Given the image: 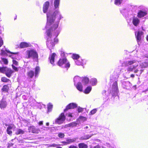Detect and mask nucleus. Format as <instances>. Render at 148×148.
Here are the masks:
<instances>
[{"label": "nucleus", "instance_id": "obj_47", "mask_svg": "<svg viewBox=\"0 0 148 148\" xmlns=\"http://www.w3.org/2000/svg\"><path fill=\"white\" fill-rule=\"evenodd\" d=\"M77 111L79 112H82L83 111V108L79 107L78 108Z\"/></svg>", "mask_w": 148, "mask_h": 148}, {"label": "nucleus", "instance_id": "obj_43", "mask_svg": "<svg viewBox=\"0 0 148 148\" xmlns=\"http://www.w3.org/2000/svg\"><path fill=\"white\" fill-rule=\"evenodd\" d=\"M58 136L60 138H63L64 136V134L63 133H60L58 134Z\"/></svg>", "mask_w": 148, "mask_h": 148}, {"label": "nucleus", "instance_id": "obj_29", "mask_svg": "<svg viewBox=\"0 0 148 148\" xmlns=\"http://www.w3.org/2000/svg\"><path fill=\"white\" fill-rule=\"evenodd\" d=\"M92 88V87L90 86H88L85 89V90L84 91V92L86 94L89 93L91 90Z\"/></svg>", "mask_w": 148, "mask_h": 148}, {"label": "nucleus", "instance_id": "obj_59", "mask_svg": "<svg viewBox=\"0 0 148 148\" xmlns=\"http://www.w3.org/2000/svg\"><path fill=\"white\" fill-rule=\"evenodd\" d=\"M147 41H148V36H147Z\"/></svg>", "mask_w": 148, "mask_h": 148}, {"label": "nucleus", "instance_id": "obj_34", "mask_svg": "<svg viewBox=\"0 0 148 148\" xmlns=\"http://www.w3.org/2000/svg\"><path fill=\"white\" fill-rule=\"evenodd\" d=\"M28 74L29 77L32 78L34 75V72L33 71H31L29 72Z\"/></svg>", "mask_w": 148, "mask_h": 148}, {"label": "nucleus", "instance_id": "obj_14", "mask_svg": "<svg viewBox=\"0 0 148 148\" xmlns=\"http://www.w3.org/2000/svg\"><path fill=\"white\" fill-rule=\"evenodd\" d=\"M28 130L29 132L33 133H38V130L34 126H31L29 127Z\"/></svg>", "mask_w": 148, "mask_h": 148}, {"label": "nucleus", "instance_id": "obj_30", "mask_svg": "<svg viewBox=\"0 0 148 148\" xmlns=\"http://www.w3.org/2000/svg\"><path fill=\"white\" fill-rule=\"evenodd\" d=\"M53 108V105L51 103H49L47 105V112H51Z\"/></svg>", "mask_w": 148, "mask_h": 148}, {"label": "nucleus", "instance_id": "obj_45", "mask_svg": "<svg viewBox=\"0 0 148 148\" xmlns=\"http://www.w3.org/2000/svg\"><path fill=\"white\" fill-rule=\"evenodd\" d=\"M7 133L9 135H11L12 134V132L11 130H9L7 129Z\"/></svg>", "mask_w": 148, "mask_h": 148}, {"label": "nucleus", "instance_id": "obj_25", "mask_svg": "<svg viewBox=\"0 0 148 148\" xmlns=\"http://www.w3.org/2000/svg\"><path fill=\"white\" fill-rule=\"evenodd\" d=\"M40 71V68L39 66H36L35 69V76L36 77L38 76V74Z\"/></svg>", "mask_w": 148, "mask_h": 148}, {"label": "nucleus", "instance_id": "obj_10", "mask_svg": "<svg viewBox=\"0 0 148 148\" xmlns=\"http://www.w3.org/2000/svg\"><path fill=\"white\" fill-rule=\"evenodd\" d=\"M7 105V102L4 99H3L0 101V108L1 109L5 108Z\"/></svg>", "mask_w": 148, "mask_h": 148}, {"label": "nucleus", "instance_id": "obj_52", "mask_svg": "<svg viewBox=\"0 0 148 148\" xmlns=\"http://www.w3.org/2000/svg\"><path fill=\"white\" fill-rule=\"evenodd\" d=\"M64 127H70V125H69V123L68 124L64 126Z\"/></svg>", "mask_w": 148, "mask_h": 148}, {"label": "nucleus", "instance_id": "obj_41", "mask_svg": "<svg viewBox=\"0 0 148 148\" xmlns=\"http://www.w3.org/2000/svg\"><path fill=\"white\" fill-rule=\"evenodd\" d=\"M1 60L2 62L5 64H7L8 63V61L6 59L2 58Z\"/></svg>", "mask_w": 148, "mask_h": 148}, {"label": "nucleus", "instance_id": "obj_33", "mask_svg": "<svg viewBox=\"0 0 148 148\" xmlns=\"http://www.w3.org/2000/svg\"><path fill=\"white\" fill-rule=\"evenodd\" d=\"M9 89V87L7 85H4L3 86V88L2 89V90L3 91L7 92L8 91Z\"/></svg>", "mask_w": 148, "mask_h": 148}, {"label": "nucleus", "instance_id": "obj_16", "mask_svg": "<svg viewBox=\"0 0 148 148\" xmlns=\"http://www.w3.org/2000/svg\"><path fill=\"white\" fill-rule=\"evenodd\" d=\"M56 56V54L55 53H53L51 55H50L49 58V59L50 60V63L53 65H54V61L55 57Z\"/></svg>", "mask_w": 148, "mask_h": 148}, {"label": "nucleus", "instance_id": "obj_48", "mask_svg": "<svg viewBox=\"0 0 148 148\" xmlns=\"http://www.w3.org/2000/svg\"><path fill=\"white\" fill-rule=\"evenodd\" d=\"M125 85L126 86H130V83L129 81H127L125 82Z\"/></svg>", "mask_w": 148, "mask_h": 148}, {"label": "nucleus", "instance_id": "obj_61", "mask_svg": "<svg viewBox=\"0 0 148 148\" xmlns=\"http://www.w3.org/2000/svg\"><path fill=\"white\" fill-rule=\"evenodd\" d=\"M25 97V96H23V97Z\"/></svg>", "mask_w": 148, "mask_h": 148}, {"label": "nucleus", "instance_id": "obj_26", "mask_svg": "<svg viewBox=\"0 0 148 148\" xmlns=\"http://www.w3.org/2000/svg\"><path fill=\"white\" fill-rule=\"evenodd\" d=\"M79 148H87L88 146L84 143H81L78 144Z\"/></svg>", "mask_w": 148, "mask_h": 148}, {"label": "nucleus", "instance_id": "obj_23", "mask_svg": "<svg viewBox=\"0 0 148 148\" xmlns=\"http://www.w3.org/2000/svg\"><path fill=\"white\" fill-rule=\"evenodd\" d=\"M78 139L77 138H74L72 139H68L66 140V143L67 144H70L72 143L75 142L77 139Z\"/></svg>", "mask_w": 148, "mask_h": 148}, {"label": "nucleus", "instance_id": "obj_17", "mask_svg": "<svg viewBox=\"0 0 148 148\" xmlns=\"http://www.w3.org/2000/svg\"><path fill=\"white\" fill-rule=\"evenodd\" d=\"M147 14L146 12L140 10L138 13L137 16L139 18H142L146 16Z\"/></svg>", "mask_w": 148, "mask_h": 148}, {"label": "nucleus", "instance_id": "obj_50", "mask_svg": "<svg viewBox=\"0 0 148 148\" xmlns=\"http://www.w3.org/2000/svg\"><path fill=\"white\" fill-rule=\"evenodd\" d=\"M69 148H78V147L76 146L72 145L69 146Z\"/></svg>", "mask_w": 148, "mask_h": 148}, {"label": "nucleus", "instance_id": "obj_5", "mask_svg": "<svg viewBox=\"0 0 148 148\" xmlns=\"http://www.w3.org/2000/svg\"><path fill=\"white\" fill-rule=\"evenodd\" d=\"M110 92L112 94L113 96H116L117 95L119 90L117 81H116L113 83Z\"/></svg>", "mask_w": 148, "mask_h": 148}, {"label": "nucleus", "instance_id": "obj_57", "mask_svg": "<svg viewBox=\"0 0 148 148\" xmlns=\"http://www.w3.org/2000/svg\"><path fill=\"white\" fill-rule=\"evenodd\" d=\"M88 126H86V127H85L84 128V129H88Z\"/></svg>", "mask_w": 148, "mask_h": 148}, {"label": "nucleus", "instance_id": "obj_15", "mask_svg": "<svg viewBox=\"0 0 148 148\" xmlns=\"http://www.w3.org/2000/svg\"><path fill=\"white\" fill-rule=\"evenodd\" d=\"M7 69L5 71V73L6 75L8 77H10L11 76L12 73H13V71L11 69H8L6 67Z\"/></svg>", "mask_w": 148, "mask_h": 148}, {"label": "nucleus", "instance_id": "obj_27", "mask_svg": "<svg viewBox=\"0 0 148 148\" xmlns=\"http://www.w3.org/2000/svg\"><path fill=\"white\" fill-rule=\"evenodd\" d=\"M24 131L21 129H18L17 130L16 132V135H18L20 134H23L24 133Z\"/></svg>", "mask_w": 148, "mask_h": 148}, {"label": "nucleus", "instance_id": "obj_51", "mask_svg": "<svg viewBox=\"0 0 148 148\" xmlns=\"http://www.w3.org/2000/svg\"><path fill=\"white\" fill-rule=\"evenodd\" d=\"M93 148H101L100 146L99 145H98L93 147Z\"/></svg>", "mask_w": 148, "mask_h": 148}, {"label": "nucleus", "instance_id": "obj_40", "mask_svg": "<svg viewBox=\"0 0 148 148\" xmlns=\"http://www.w3.org/2000/svg\"><path fill=\"white\" fill-rule=\"evenodd\" d=\"M1 81L4 82H8L9 81V79H7L5 77H3L1 79Z\"/></svg>", "mask_w": 148, "mask_h": 148}, {"label": "nucleus", "instance_id": "obj_19", "mask_svg": "<svg viewBox=\"0 0 148 148\" xmlns=\"http://www.w3.org/2000/svg\"><path fill=\"white\" fill-rule=\"evenodd\" d=\"M29 43L25 42H22L21 43L20 47L21 48H23L29 47Z\"/></svg>", "mask_w": 148, "mask_h": 148}, {"label": "nucleus", "instance_id": "obj_18", "mask_svg": "<svg viewBox=\"0 0 148 148\" xmlns=\"http://www.w3.org/2000/svg\"><path fill=\"white\" fill-rule=\"evenodd\" d=\"M140 22L139 19L137 18H134L132 20V23L135 26H137Z\"/></svg>", "mask_w": 148, "mask_h": 148}, {"label": "nucleus", "instance_id": "obj_38", "mask_svg": "<svg viewBox=\"0 0 148 148\" xmlns=\"http://www.w3.org/2000/svg\"><path fill=\"white\" fill-rule=\"evenodd\" d=\"M97 108H95L92 110L89 113V114L93 115L95 114L97 111Z\"/></svg>", "mask_w": 148, "mask_h": 148}, {"label": "nucleus", "instance_id": "obj_53", "mask_svg": "<svg viewBox=\"0 0 148 148\" xmlns=\"http://www.w3.org/2000/svg\"><path fill=\"white\" fill-rule=\"evenodd\" d=\"M61 56H62L61 58H63L62 57L64 56V52H62L61 54Z\"/></svg>", "mask_w": 148, "mask_h": 148}, {"label": "nucleus", "instance_id": "obj_60", "mask_svg": "<svg viewBox=\"0 0 148 148\" xmlns=\"http://www.w3.org/2000/svg\"><path fill=\"white\" fill-rule=\"evenodd\" d=\"M146 90H148V88Z\"/></svg>", "mask_w": 148, "mask_h": 148}, {"label": "nucleus", "instance_id": "obj_7", "mask_svg": "<svg viewBox=\"0 0 148 148\" xmlns=\"http://www.w3.org/2000/svg\"><path fill=\"white\" fill-rule=\"evenodd\" d=\"M5 51L3 49H1V53L0 54V55L1 56H4L6 55V52L7 53H10L11 54V55H10V56L13 59L14 58V55L16 54V55L17 56V54H16V53H11L8 50L5 49Z\"/></svg>", "mask_w": 148, "mask_h": 148}, {"label": "nucleus", "instance_id": "obj_44", "mask_svg": "<svg viewBox=\"0 0 148 148\" xmlns=\"http://www.w3.org/2000/svg\"><path fill=\"white\" fill-rule=\"evenodd\" d=\"M67 116H68L69 117H70L71 118L73 117V116H74V114L73 113H69L67 114Z\"/></svg>", "mask_w": 148, "mask_h": 148}, {"label": "nucleus", "instance_id": "obj_24", "mask_svg": "<svg viewBox=\"0 0 148 148\" xmlns=\"http://www.w3.org/2000/svg\"><path fill=\"white\" fill-rule=\"evenodd\" d=\"M97 79L95 78H92L91 79L90 83L92 86L95 85L97 83Z\"/></svg>", "mask_w": 148, "mask_h": 148}, {"label": "nucleus", "instance_id": "obj_56", "mask_svg": "<svg viewBox=\"0 0 148 148\" xmlns=\"http://www.w3.org/2000/svg\"><path fill=\"white\" fill-rule=\"evenodd\" d=\"M134 75L133 74H131V77H134Z\"/></svg>", "mask_w": 148, "mask_h": 148}, {"label": "nucleus", "instance_id": "obj_37", "mask_svg": "<svg viewBox=\"0 0 148 148\" xmlns=\"http://www.w3.org/2000/svg\"><path fill=\"white\" fill-rule=\"evenodd\" d=\"M16 127L15 126L12 124L10 125L7 128V129L9 130H11L12 129H14Z\"/></svg>", "mask_w": 148, "mask_h": 148}, {"label": "nucleus", "instance_id": "obj_58", "mask_svg": "<svg viewBox=\"0 0 148 148\" xmlns=\"http://www.w3.org/2000/svg\"><path fill=\"white\" fill-rule=\"evenodd\" d=\"M49 125V123H46V125L48 126Z\"/></svg>", "mask_w": 148, "mask_h": 148}, {"label": "nucleus", "instance_id": "obj_39", "mask_svg": "<svg viewBox=\"0 0 148 148\" xmlns=\"http://www.w3.org/2000/svg\"><path fill=\"white\" fill-rule=\"evenodd\" d=\"M7 69L6 67H0V72L2 73H5V71Z\"/></svg>", "mask_w": 148, "mask_h": 148}, {"label": "nucleus", "instance_id": "obj_55", "mask_svg": "<svg viewBox=\"0 0 148 148\" xmlns=\"http://www.w3.org/2000/svg\"><path fill=\"white\" fill-rule=\"evenodd\" d=\"M106 93V91L105 90L103 91L102 92V93L103 95L105 94Z\"/></svg>", "mask_w": 148, "mask_h": 148}, {"label": "nucleus", "instance_id": "obj_8", "mask_svg": "<svg viewBox=\"0 0 148 148\" xmlns=\"http://www.w3.org/2000/svg\"><path fill=\"white\" fill-rule=\"evenodd\" d=\"M75 62L77 65L83 66L86 64V62L85 60L79 58L78 60H75Z\"/></svg>", "mask_w": 148, "mask_h": 148}, {"label": "nucleus", "instance_id": "obj_1", "mask_svg": "<svg viewBox=\"0 0 148 148\" xmlns=\"http://www.w3.org/2000/svg\"><path fill=\"white\" fill-rule=\"evenodd\" d=\"M60 0H54V9L53 11L49 10L47 13V22L46 28L47 35V45L50 50L52 49L58 41L57 37L60 32L58 29L60 20L63 18L59 10Z\"/></svg>", "mask_w": 148, "mask_h": 148}, {"label": "nucleus", "instance_id": "obj_4", "mask_svg": "<svg viewBox=\"0 0 148 148\" xmlns=\"http://www.w3.org/2000/svg\"><path fill=\"white\" fill-rule=\"evenodd\" d=\"M58 65L62 68H69L70 66L69 62L65 58H61L58 62Z\"/></svg>", "mask_w": 148, "mask_h": 148}, {"label": "nucleus", "instance_id": "obj_32", "mask_svg": "<svg viewBox=\"0 0 148 148\" xmlns=\"http://www.w3.org/2000/svg\"><path fill=\"white\" fill-rule=\"evenodd\" d=\"M73 58L75 60H78L79 59V55L76 54H73L72 56Z\"/></svg>", "mask_w": 148, "mask_h": 148}, {"label": "nucleus", "instance_id": "obj_13", "mask_svg": "<svg viewBox=\"0 0 148 148\" xmlns=\"http://www.w3.org/2000/svg\"><path fill=\"white\" fill-rule=\"evenodd\" d=\"M49 6V3L48 1L46 2L44 4L43 10L44 13H46L47 11Z\"/></svg>", "mask_w": 148, "mask_h": 148}, {"label": "nucleus", "instance_id": "obj_42", "mask_svg": "<svg viewBox=\"0 0 148 148\" xmlns=\"http://www.w3.org/2000/svg\"><path fill=\"white\" fill-rule=\"evenodd\" d=\"M59 145L56 144H53L52 145H49V147H57L58 145Z\"/></svg>", "mask_w": 148, "mask_h": 148}, {"label": "nucleus", "instance_id": "obj_9", "mask_svg": "<svg viewBox=\"0 0 148 148\" xmlns=\"http://www.w3.org/2000/svg\"><path fill=\"white\" fill-rule=\"evenodd\" d=\"M77 106V105L76 103H70L66 106V108L64 110V111L65 112L69 109H73L76 107Z\"/></svg>", "mask_w": 148, "mask_h": 148}, {"label": "nucleus", "instance_id": "obj_31", "mask_svg": "<svg viewBox=\"0 0 148 148\" xmlns=\"http://www.w3.org/2000/svg\"><path fill=\"white\" fill-rule=\"evenodd\" d=\"M89 81V79L88 78L86 77H85L83 78L82 79V82L84 84H87Z\"/></svg>", "mask_w": 148, "mask_h": 148}, {"label": "nucleus", "instance_id": "obj_3", "mask_svg": "<svg viewBox=\"0 0 148 148\" xmlns=\"http://www.w3.org/2000/svg\"><path fill=\"white\" fill-rule=\"evenodd\" d=\"M25 56L27 58H32L35 59L36 61L38 60V54L36 51L33 49H29L25 52Z\"/></svg>", "mask_w": 148, "mask_h": 148}, {"label": "nucleus", "instance_id": "obj_46", "mask_svg": "<svg viewBox=\"0 0 148 148\" xmlns=\"http://www.w3.org/2000/svg\"><path fill=\"white\" fill-rule=\"evenodd\" d=\"M3 44V41L2 38L0 37V47H1Z\"/></svg>", "mask_w": 148, "mask_h": 148}, {"label": "nucleus", "instance_id": "obj_35", "mask_svg": "<svg viewBox=\"0 0 148 148\" xmlns=\"http://www.w3.org/2000/svg\"><path fill=\"white\" fill-rule=\"evenodd\" d=\"M80 78L78 76H76L74 78V82L75 85V82L79 81Z\"/></svg>", "mask_w": 148, "mask_h": 148}, {"label": "nucleus", "instance_id": "obj_21", "mask_svg": "<svg viewBox=\"0 0 148 148\" xmlns=\"http://www.w3.org/2000/svg\"><path fill=\"white\" fill-rule=\"evenodd\" d=\"M76 87L77 89L79 91H81L82 90V86L80 82H78L76 85Z\"/></svg>", "mask_w": 148, "mask_h": 148}, {"label": "nucleus", "instance_id": "obj_12", "mask_svg": "<svg viewBox=\"0 0 148 148\" xmlns=\"http://www.w3.org/2000/svg\"><path fill=\"white\" fill-rule=\"evenodd\" d=\"M143 32L141 31H138L137 32V35L136 33L135 35L137 38V42L138 44L139 42L141 40L142 36V35Z\"/></svg>", "mask_w": 148, "mask_h": 148}, {"label": "nucleus", "instance_id": "obj_49", "mask_svg": "<svg viewBox=\"0 0 148 148\" xmlns=\"http://www.w3.org/2000/svg\"><path fill=\"white\" fill-rule=\"evenodd\" d=\"M121 12L123 14V13L127 12V10L126 9H124L121 11Z\"/></svg>", "mask_w": 148, "mask_h": 148}, {"label": "nucleus", "instance_id": "obj_28", "mask_svg": "<svg viewBox=\"0 0 148 148\" xmlns=\"http://www.w3.org/2000/svg\"><path fill=\"white\" fill-rule=\"evenodd\" d=\"M127 0H115L114 4L116 5H119L121 4L123 1H125Z\"/></svg>", "mask_w": 148, "mask_h": 148}, {"label": "nucleus", "instance_id": "obj_54", "mask_svg": "<svg viewBox=\"0 0 148 148\" xmlns=\"http://www.w3.org/2000/svg\"><path fill=\"white\" fill-rule=\"evenodd\" d=\"M39 125H41L43 124V121H40L39 122Z\"/></svg>", "mask_w": 148, "mask_h": 148}, {"label": "nucleus", "instance_id": "obj_2", "mask_svg": "<svg viewBox=\"0 0 148 148\" xmlns=\"http://www.w3.org/2000/svg\"><path fill=\"white\" fill-rule=\"evenodd\" d=\"M138 64V61L136 60H131L125 62V64L126 66L127 67L125 69V73H129L130 72L134 70V72L135 73H137L140 71V73H141L143 71L141 69L147 67L148 64L146 62H144L140 64L139 66Z\"/></svg>", "mask_w": 148, "mask_h": 148}, {"label": "nucleus", "instance_id": "obj_22", "mask_svg": "<svg viewBox=\"0 0 148 148\" xmlns=\"http://www.w3.org/2000/svg\"><path fill=\"white\" fill-rule=\"evenodd\" d=\"M92 135H86L80 137L79 139L81 140L88 139L91 137Z\"/></svg>", "mask_w": 148, "mask_h": 148}, {"label": "nucleus", "instance_id": "obj_11", "mask_svg": "<svg viewBox=\"0 0 148 148\" xmlns=\"http://www.w3.org/2000/svg\"><path fill=\"white\" fill-rule=\"evenodd\" d=\"M13 64L12 65V67L13 69L16 71H18L19 69L17 67H15L14 65L17 66L18 65V63L17 61L13 59L12 60Z\"/></svg>", "mask_w": 148, "mask_h": 148}, {"label": "nucleus", "instance_id": "obj_6", "mask_svg": "<svg viewBox=\"0 0 148 148\" xmlns=\"http://www.w3.org/2000/svg\"><path fill=\"white\" fill-rule=\"evenodd\" d=\"M65 120L64 113H62L55 120V123L59 125L62 123Z\"/></svg>", "mask_w": 148, "mask_h": 148}, {"label": "nucleus", "instance_id": "obj_36", "mask_svg": "<svg viewBox=\"0 0 148 148\" xmlns=\"http://www.w3.org/2000/svg\"><path fill=\"white\" fill-rule=\"evenodd\" d=\"M77 124V123L74 122L69 123V125H70V127H73L76 126Z\"/></svg>", "mask_w": 148, "mask_h": 148}, {"label": "nucleus", "instance_id": "obj_20", "mask_svg": "<svg viewBox=\"0 0 148 148\" xmlns=\"http://www.w3.org/2000/svg\"><path fill=\"white\" fill-rule=\"evenodd\" d=\"M86 120L87 118L86 117L82 116H80L79 118L77 119V122L81 121L82 122H84Z\"/></svg>", "mask_w": 148, "mask_h": 148}]
</instances>
